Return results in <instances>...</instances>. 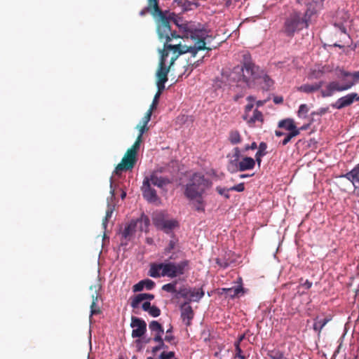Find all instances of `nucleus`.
<instances>
[{
  "label": "nucleus",
  "instance_id": "obj_42",
  "mask_svg": "<svg viewBox=\"0 0 359 359\" xmlns=\"http://www.w3.org/2000/svg\"><path fill=\"white\" fill-rule=\"evenodd\" d=\"M177 295L184 297L187 298L189 297V294L190 293V290L187 288L186 287L183 286L181 287L179 290H177Z\"/></svg>",
  "mask_w": 359,
  "mask_h": 359
},
{
  "label": "nucleus",
  "instance_id": "obj_44",
  "mask_svg": "<svg viewBox=\"0 0 359 359\" xmlns=\"http://www.w3.org/2000/svg\"><path fill=\"white\" fill-rule=\"evenodd\" d=\"M149 314L152 317H158L161 315V310L156 306L153 305L150 309L147 311Z\"/></svg>",
  "mask_w": 359,
  "mask_h": 359
},
{
  "label": "nucleus",
  "instance_id": "obj_38",
  "mask_svg": "<svg viewBox=\"0 0 359 359\" xmlns=\"http://www.w3.org/2000/svg\"><path fill=\"white\" fill-rule=\"evenodd\" d=\"M309 112V107L306 104H301L297 111V115L299 118H307V114Z\"/></svg>",
  "mask_w": 359,
  "mask_h": 359
},
{
  "label": "nucleus",
  "instance_id": "obj_11",
  "mask_svg": "<svg viewBox=\"0 0 359 359\" xmlns=\"http://www.w3.org/2000/svg\"><path fill=\"white\" fill-rule=\"evenodd\" d=\"M354 101H359V95L356 93H349L344 97L339 98L332 107L337 109H341L348 106H350Z\"/></svg>",
  "mask_w": 359,
  "mask_h": 359
},
{
  "label": "nucleus",
  "instance_id": "obj_51",
  "mask_svg": "<svg viewBox=\"0 0 359 359\" xmlns=\"http://www.w3.org/2000/svg\"><path fill=\"white\" fill-rule=\"evenodd\" d=\"M160 96H161V95L159 93H156V95H154V97L153 99L152 103L150 106V108L149 109H151L153 111L154 109L156 108L157 104L158 103V100H159Z\"/></svg>",
  "mask_w": 359,
  "mask_h": 359
},
{
  "label": "nucleus",
  "instance_id": "obj_20",
  "mask_svg": "<svg viewBox=\"0 0 359 359\" xmlns=\"http://www.w3.org/2000/svg\"><path fill=\"white\" fill-rule=\"evenodd\" d=\"M331 320V318L329 316H327L324 318H316L314 320V323L313 325V328L315 332L318 333V335L319 336L322 329L326 325V324Z\"/></svg>",
  "mask_w": 359,
  "mask_h": 359
},
{
  "label": "nucleus",
  "instance_id": "obj_16",
  "mask_svg": "<svg viewBox=\"0 0 359 359\" xmlns=\"http://www.w3.org/2000/svg\"><path fill=\"white\" fill-rule=\"evenodd\" d=\"M255 165V161L251 157H244L241 161L237 162L236 172H243L253 169Z\"/></svg>",
  "mask_w": 359,
  "mask_h": 359
},
{
  "label": "nucleus",
  "instance_id": "obj_13",
  "mask_svg": "<svg viewBox=\"0 0 359 359\" xmlns=\"http://www.w3.org/2000/svg\"><path fill=\"white\" fill-rule=\"evenodd\" d=\"M339 177H344L350 181L355 189H359V163L351 171L341 175Z\"/></svg>",
  "mask_w": 359,
  "mask_h": 359
},
{
  "label": "nucleus",
  "instance_id": "obj_58",
  "mask_svg": "<svg viewBox=\"0 0 359 359\" xmlns=\"http://www.w3.org/2000/svg\"><path fill=\"white\" fill-rule=\"evenodd\" d=\"M165 82H161L160 81H156V86H157V88H158L157 93H159L160 95H161V93L165 89Z\"/></svg>",
  "mask_w": 359,
  "mask_h": 359
},
{
  "label": "nucleus",
  "instance_id": "obj_35",
  "mask_svg": "<svg viewBox=\"0 0 359 359\" xmlns=\"http://www.w3.org/2000/svg\"><path fill=\"white\" fill-rule=\"evenodd\" d=\"M177 244V239L173 238L170 240L168 243V246L165 248L163 252V255L164 256H167L172 252V251L175 248Z\"/></svg>",
  "mask_w": 359,
  "mask_h": 359
},
{
  "label": "nucleus",
  "instance_id": "obj_9",
  "mask_svg": "<svg viewBox=\"0 0 359 359\" xmlns=\"http://www.w3.org/2000/svg\"><path fill=\"white\" fill-rule=\"evenodd\" d=\"M130 326L133 328L131 334L133 338L142 337L147 331L146 322L137 317L132 316Z\"/></svg>",
  "mask_w": 359,
  "mask_h": 359
},
{
  "label": "nucleus",
  "instance_id": "obj_25",
  "mask_svg": "<svg viewBox=\"0 0 359 359\" xmlns=\"http://www.w3.org/2000/svg\"><path fill=\"white\" fill-rule=\"evenodd\" d=\"M178 226V222L175 219H167L160 228L159 230L163 231L166 233H169L173 229Z\"/></svg>",
  "mask_w": 359,
  "mask_h": 359
},
{
  "label": "nucleus",
  "instance_id": "obj_40",
  "mask_svg": "<svg viewBox=\"0 0 359 359\" xmlns=\"http://www.w3.org/2000/svg\"><path fill=\"white\" fill-rule=\"evenodd\" d=\"M266 149H267V144L266 143L262 142L259 144L258 147V151L256 153V156H264L266 154Z\"/></svg>",
  "mask_w": 359,
  "mask_h": 359
},
{
  "label": "nucleus",
  "instance_id": "obj_41",
  "mask_svg": "<svg viewBox=\"0 0 359 359\" xmlns=\"http://www.w3.org/2000/svg\"><path fill=\"white\" fill-rule=\"evenodd\" d=\"M158 359H177L175 357V353L174 351H163L159 357Z\"/></svg>",
  "mask_w": 359,
  "mask_h": 359
},
{
  "label": "nucleus",
  "instance_id": "obj_60",
  "mask_svg": "<svg viewBox=\"0 0 359 359\" xmlns=\"http://www.w3.org/2000/svg\"><path fill=\"white\" fill-rule=\"evenodd\" d=\"M163 334V333H156L153 338V341L157 343L163 341V339L162 338Z\"/></svg>",
  "mask_w": 359,
  "mask_h": 359
},
{
  "label": "nucleus",
  "instance_id": "obj_18",
  "mask_svg": "<svg viewBox=\"0 0 359 359\" xmlns=\"http://www.w3.org/2000/svg\"><path fill=\"white\" fill-rule=\"evenodd\" d=\"M154 298V295L148 293H141L135 295L131 299L130 306L133 309L138 308L140 304L146 299L152 300Z\"/></svg>",
  "mask_w": 359,
  "mask_h": 359
},
{
  "label": "nucleus",
  "instance_id": "obj_32",
  "mask_svg": "<svg viewBox=\"0 0 359 359\" xmlns=\"http://www.w3.org/2000/svg\"><path fill=\"white\" fill-rule=\"evenodd\" d=\"M91 297L93 299L92 304L90 305V316L93 315H97L101 313L100 309L97 306L96 302L98 299V294H92Z\"/></svg>",
  "mask_w": 359,
  "mask_h": 359
},
{
  "label": "nucleus",
  "instance_id": "obj_6",
  "mask_svg": "<svg viewBox=\"0 0 359 359\" xmlns=\"http://www.w3.org/2000/svg\"><path fill=\"white\" fill-rule=\"evenodd\" d=\"M158 4L159 0H147V6L140 11V15L149 13L157 22H169L171 20H173V22H177V20L174 18L176 15L174 13L162 11Z\"/></svg>",
  "mask_w": 359,
  "mask_h": 359
},
{
  "label": "nucleus",
  "instance_id": "obj_53",
  "mask_svg": "<svg viewBox=\"0 0 359 359\" xmlns=\"http://www.w3.org/2000/svg\"><path fill=\"white\" fill-rule=\"evenodd\" d=\"M245 189V185L243 182H241L237 185L233 186L229 188V190L231 191H235L238 192H242Z\"/></svg>",
  "mask_w": 359,
  "mask_h": 359
},
{
  "label": "nucleus",
  "instance_id": "obj_4",
  "mask_svg": "<svg viewBox=\"0 0 359 359\" xmlns=\"http://www.w3.org/2000/svg\"><path fill=\"white\" fill-rule=\"evenodd\" d=\"M190 261L184 259L178 263L164 262L163 263H152L148 275L152 278L168 277L174 278L184 275L189 270Z\"/></svg>",
  "mask_w": 359,
  "mask_h": 359
},
{
  "label": "nucleus",
  "instance_id": "obj_28",
  "mask_svg": "<svg viewBox=\"0 0 359 359\" xmlns=\"http://www.w3.org/2000/svg\"><path fill=\"white\" fill-rule=\"evenodd\" d=\"M137 224H140V229L141 231H147L148 227L150 224V220L149 217L144 215H142L140 219H136Z\"/></svg>",
  "mask_w": 359,
  "mask_h": 359
},
{
  "label": "nucleus",
  "instance_id": "obj_48",
  "mask_svg": "<svg viewBox=\"0 0 359 359\" xmlns=\"http://www.w3.org/2000/svg\"><path fill=\"white\" fill-rule=\"evenodd\" d=\"M137 128L139 130V135L137 137H140V139L142 140L143 134L149 130L147 125L142 123V125H137Z\"/></svg>",
  "mask_w": 359,
  "mask_h": 359
},
{
  "label": "nucleus",
  "instance_id": "obj_24",
  "mask_svg": "<svg viewBox=\"0 0 359 359\" xmlns=\"http://www.w3.org/2000/svg\"><path fill=\"white\" fill-rule=\"evenodd\" d=\"M228 140L233 145L240 144L242 142V137L237 130H231L229 133Z\"/></svg>",
  "mask_w": 359,
  "mask_h": 359
},
{
  "label": "nucleus",
  "instance_id": "obj_59",
  "mask_svg": "<svg viewBox=\"0 0 359 359\" xmlns=\"http://www.w3.org/2000/svg\"><path fill=\"white\" fill-rule=\"evenodd\" d=\"M216 263L221 267L225 269L229 266V263L226 261L222 260L219 258L216 259Z\"/></svg>",
  "mask_w": 359,
  "mask_h": 359
},
{
  "label": "nucleus",
  "instance_id": "obj_33",
  "mask_svg": "<svg viewBox=\"0 0 359 359\" xmlns=\"http://www.w3.org/2000/svg\"><path fill=\"white\" fill-rule=\"evenodd\" d=\"M149 327L151 332L156 333H164V330L161 324L156 320H152L149 325Z\"/></svg>",
  "mask_w": 359,
  "mask_h": 359
},
{
  "label": "nucleus",
  "instance_id": "obj_29",
  "mask_svg": "<svg viewBox=\"0 0 359 359\" xmlns=\"http://www.w3.org/2000/svg\"><path fill=\"white\" fill-rule=\"evenodd\" d=\"M204 296V292L202 289H196L191 290L190 293L189 294V297H190L189 301H194L198 302Z\"/></svg>",
  "mask_w": 359,
  "mask_h": 359
},
{
  "label": "nucleus",
  "instance_id": "obj_1",
  "mask_svg": "<svg viewBox=\"0 0 359 359\" xmlns=\"http://www.w3.org/2000/svg\"><path fill=\"white\" fill-rule=\"evenodd\" d=\"M181 34H177L176 31H171L170 24H158L157 29L161 38L165 37L167 43L172 39L182 38L190 39L193 44L182 45L181 43L174 45H168L167 47L172 50L173 55L170 58L172 65L177 58L182 54L190 53L192 57H196L199 50H211L217 48L219 43L212 44V37L209 36L205 29H191L187 27L188 24H175Z\"/></svg>",
  "mask_w": 359,
  "mask_h": 359
},
{
  "label": "nucleus",
  "instance_id": "obj_45",
  "mask_svg": "<svg viewBox=\"0 0 359 359\" xmlns=\"http://www.w3.org/2000/svg\"><path fill=\"white\" fill-rule=\"evenodd\" d=\"M216 191H217V193L221 195V196H224L226 198H230V196L229 194V191H230L231 190H229V189H226V188H222L221 187H216Z\"/></svg>",
  "mask_w": 359,
  "mask_h": 359
},
{
  "label": "nucleus",
  "instance_id": "obj_3",
  "mask_svg": "<svg viewBox=\"0 0 359 359\" xmlns=\"http://www.w3.org/2000/svg\"><path fill=\"white\" fill-rule=\"evenodd\" d=\"M212 184L210 180L199 172L194 173L187 183L184 196L189 200L194 202V207L197 211H204L205 203L203 194L207 189L212 187Z\"/></svg>",
  "mask_w": 359,
  "mask_h": 359
},
{
  "label": "nucleus",
  "instance_id": "obj_46",
  "mask_svg": "<svg viewBox=\"0 0 359 359\" xmlns=\"http://www.w3.org/2000/svg\"><path fill=\"white\" fill-rule=\"evenodd\" d=\"M101 289H102V285L99 283V281H97L94 285H90V290L93 291V294H98V297L100 296V292Z\"/></svg>",
  "mask_w": 359,
  "mask_h": 359
},
{
  "label": "nucleus",
  "instance_id": "obj_21",
  "mask_svg": "<svg viewBox=\"0 0 359 359\" xmlns=\"http://www.w3.org/2000/svg\"><path fill=\"white\" fill-rule=\"evenodd\" d=\"M222 290L226 294V297L231 299L237 297L244 293V289L241 285L236 287L223 288Z\"/></svg>",
  "mask_w": 359,
  "mask_h": 359
},
{
  "label": "nucleus",
  "instance_id": "obj_56",
  "mask_svg": "<svg viewBox=\"0 0 359 359\" xmlns=\"http://www.w3.org/2000/svg\"><path fill=\"white\" fill-rule=\"evenodd\" d=\"M172 327H171L166 331V335L165 337L164 340L168 342H172V341L174 340L175 339L174 336L172 334Z\"/></svg>",
  "mask_w": 359,
  "mask_h": 359
},
{
  "label": "nucleus",
  "instance_id": "obj_43",
  "mask_svg": "<svg viewBox=\"0 0 359 359\" xmlns=\"http://www.w3.org/2000/svg\"><path fill=\"white\" fill-rule=\"evenodd\" d=\"M235 346V355L234 358L246 359V357L243 354L241 346L237 344H234Z\"/></svg>",
  "mask_w": 359,
  "mask_h": 359
},
{
  "label": "nucleus",
  "instance_id": "obj_8",
  "mask_svg": "<svg viewBox=\"0 0 359 359\" xmlns=\"http://www.w3.org/2000/svg\"><path fill=\"white\" fill-rule=\"evenodd\" d=\"M137 161V156L133 152L126 151L121 161L118 163L114 170L116 175H119L122 171L132 170L135 165Z\"/></svg>",
  "mask_w": 359,
  "mask_h": 359
},
{
  "label": "nucleus",
  "instance_id": "obj_57",
  "mask_svg": "<svg viewBox=\"0 0 359 359\" xmlns=\"http://www.w3.org/2000/svg\"><path fill=\"white\" fill-rule=\"evenodd\" d=\"M285 137L282 142H280L279 144H282V145H286L292 139V132H290L288 134L284 135Z\"/></svg>",
  "mask_w": 359,
  "mask_h": 359
},
{
  "label": "nucleus",
  "instance_id": "obj_47",
  "mask_svg": "<svg viewBox=\"0 0 359 359\" xmlns=\"http://www.w3.org/2000/svg\"><path fill=\"white\" fill-rule=\"evenodd\" d=\"M168 348V346L165 344L164 341H162V342L158 343L157 346H154L151 349V352H152V353L155 354L158 351H160L161 349H167Z\"/></svg>",
  "mask_w": 359,
  "mask_h": 359
},
{
  "label": "nucleus",
  "instance_id": "obj_61",
  "mask_svg": "<svg viewBox=\"0 0 359 359\" xmlns=\"http://www.w3.org/2000/svg\"><path fill=\"white\" fill-rule=\"evenodd\" d=\"M170 254L166 256L167 258L165 259V262H172L177 258L175 252H171Z\"/></svg>",
  "mask_w": 359,
  "mask_h": 359
},
{
  "label": "nucleus",
  "instance_id": "obj_31",
  "mask_svg": "<svg viewBox=\"0 0 359 359\" xmlns=\"http://www.w3.org/2000/svg\"><path fill=\"white\" fill-rule=\"evenodd\" d=\"M166 220L164 215L161 212L155 214L153 217V223L158 229H160Z\"/></svg>",
  "mask_w": 359,
  "mask_h": 359
},
{
  "label": "nucleus",
  "instance_id": "obj_26",
  "mask_svg": "<svg viewBox=\"0 0 359 359\" xmlns=\"http://www.w3.org/2000/svg\"><path fill=\"white\" fill-rule=\"evenodd\" d=\"M330 72L328 67H322L318 69H313L309 75L311 79H320L321 78L326 72Z\"/></svg>",
  "mask_w": 359,
  "mask_h": 359
},
{
  "label": "nucleus",
  "instance_id": "obj_12",
  "mask_svg": "<svg viewBox=\"0 0 359 359\" xmlns=\"http://www.w3.org/2000/svg\"><path fill=\"white\" fill-rule=\"evenodd\" d=\"M144 198L149 202H155L158 200V196L154 189L151 188V186L149 184L147 180H144L142 187Z\"/></svg>",
  "mask_w": 359,
  "mask_h": 359
},
{
  "label": "nucleus",
  "instance_id": "obj_39",
  "mask_svg": "<svg viewBox=\"0 0 359 359\" xmlns=\"http://www.w3.org/2000/svg\"><path fill=\"white\" fill-rule=\"evenodd\" d=\"M113 208L111 206H108L107 210L106 211V215L104 218L102 220V226L104 229H106L107 223L109 219L111 217L113 213Z\"/></svg>",
  "mask_w": 359,
  "mask_h": 359
},
{
  "label": "nucleus",
  "instance_id": "obj_27",
  "mask_svg": "<svg viewBox=\"0 0 359 359\" xmlns=\"http://www.w3.org/2000/svg\"><path fill=\"white\" fill-rule=\"evenodd\" d=\"M312 285V283L308 280L300 279L299 285L297 287V292L302 294L306 292Z\"/></svg>",
  "mask_w": 359,
  "mask_h": 359
},
{
  "label": "nucleus",
  "instance_id": "obj_17",
  "mask_svg": "<svg viewBox=\"0 0 359 359\" xmlns=\"http://www.w3.org/2000/svg\"><path fill=\"white\" fill-rule=\"evenodd\" d=\"M144 180H147L149 181V184L151 186L154 185L160 188H162L163 186L170 183L168 179L163 177H158L154 173H152L149 176L145 177Z\"/></svg>",
  "mask_w": 359,
  "mask_h": 359
},
{
  "label": "nucleus",
  "instance_id": "obj_54",
  "mask_svg": "<svg viewBox=\"0 0 359 359\" xmlns=\"http://www.w3.org/2000/svg\"><path fill=\"white\" fill-rule=\"evenodd\" d=\"M151 114H152V110L149 109L146 112L144 116L142 118V123L147 125L151 119Z\"/></svg>",
  "mask_w": 359,
  "mask_h": 359
},
{
  "label": "nucleus",
  "instance_id": "obj_62",
  "mask_svg": "<svg viewBox=\"0 0 359 359\" xmlns=\"http://www.w3.org/2000/svg\"><path fill=\"white\" fill-rule=\"evenodd\" d=\"M273 100L276 104H282L283 102V97L282 96L276 95L273 96Z\"/></svg>",
  "mask_w": 359,
  "mask_h": 359
},
{
  "label": "nucleus",
  "instance_id": "obj_37",
  "mask_svg": "<svg viewBox=\"0 0 359 359\" xmlns=\"http://www.w3.org/2000/svg\"><path fill=\"white\" fill-rule=\"evenodd\" d=\"M142 142V140L140 139V137H137L135 142H134V144L127 151L133 152V154L137 156V153L140 149V144Z\"/></svg>",
  "mask_w": 359,
  "mask_h": 359
},
{
  "label": "nucleus",
  "instance_id": "obj_7",
  "mask_svg": "<svg viewBox=\"0 0 359 359\" xmlns=\"http://www.w3.org/2000/svg\"><path fill=\"white\" fill-rule=\"evenodd\" d=\"M167 43L164 45V49L161 50V59L158 65V68L156 73L157 81H160L161 82H166L168 81V74L170 71V67L174 64V62L167 67L166 66V60L169 55V52L172 51V49L168 48Z\"/></svg>",
  "mask_w": 359,
  "mask_h": 359
},
{
  "label": "nucleus",
  "instance_id": "obj_30",
  "mask_svg": "<svg viewBox=\"0 0 359 359\" xmlns=\"http://www.w3.org/2000/svg\"><path fill=\"white\" fill-rule=\"evenodd\" d=\"M166 220L164 215L161 212L155 214L153 217V223L158 229H160Z\"/></svg>",
  "mask_w": 359,
  "mask_h": 359
},
{
  "label": "nucleus",
  "instance_id": "obj_36",
  "mask_svg": "<svg viewBox=\"0 0 359 359\" xmlns=\"http://www.w3.org/2000/svg\"><path fill=\"white\" fill-rule=\"evenodd\" d=\"M177 284V280H174L171 283L165 284L162 286V290L167 292L175 293L177 292L176 285Z\"/></svg>",
  "mask_w": 359,
  "mask_h": 359
},
{
  "label": "nucleus",
  "instance_id": "obj_15",
  "mask_svg": "<svg viewBox=\"0 0 359 359\" xmlns=\"http://www.w3.org/2000/svg\"><path fill=\"white\" fill-rule=\"evenodd\" d=\"M194 316L192 307L189 302H185L181 306V318L187 326L191 325V321Z\"/></svg>",
  "mask_w": 359,
  "mask_h": 359
},
{
  "label": "nucleus",
  "instance_id": "obj_19",
  "mask_svg": "<svg viewBox=\"0 0 359 359\" xmlns=\"http://www.w3.org/2000/svg\"><path fill=\"white\" fill-rule=\"evenodd\" d=\"M323 81H320L313 84L306 83L299 87H297V89L301 92L311 93L318 91L323 86Z\"/></svg>",
  "mask_w": 359,
  "mask_h": 359
},
{
  "label": "nucleus",
  "instance_id": "obj_50",
  "mask_svg": "<svg viewBox=\"0 0 359 359\" xmlns=\"http://www.w3.org/2000/svg\"><path fill=\"white\" fill-rule=\"evenodd\" d=\"M252 108H253L252 103H249L245 106V114L243 116V118L244 120H248V118L249 117V113L252 111Z\"/></svg>",
  "mask_w": 359,
  "mask_h": 359
},
{
  "label": "nucleus",
  "instance_id": "obj_14",
  "mask_svg": "<svg viewBox=\"0 0 359 359\" xmlns=\"http://www.w3.org/2000/svg\"><path fill=\"white\" fill-rule=\"evenodd\" d=\"M290 132H292V118H285L278 122L275 135L277 137H282Z\"/></svg>",
  "mask_w": 359,
  "mask_h": 359
},
{
  "label": "nucleus",
  "instance_id": "obj_5",
  "mask_svg": "<svg viewBox=\"0 0 359 359\" xmlns=\"http://www.w3.org/2000/svg\"><path fill=\"white\" fill-rule=\"evenodd\" d=\"M337 72H338L337 77L341 79V83H340L339 81L329 83L326 89L321 90L323 97L332 96L335 91L347 90L359 82V71L351 73L344 69H337Z\"/></svg>",
  "mask_w": 359,
  "mask_h": 359
},
{
  "label": "nucleus",
  "instance_id": "obj_34",
  "mask_svg": "<svg viewBox=\"0 0 359 359\" xmlns=\"http://www.w3.org/2000/svg\"><path fill=\"white\" fill-rule=\"evenodd\" d=\"M249 123H255L256 121H263V115L262 113L255 109L253 112L252 116L248 118V120H246Z\"/></svg>",
  "mask_w": 359,
  "mask_h": 359
},
{
  "label": "nucleus",
  "instance_id": "obj_52",
  "mask_svg": "<svg viewBox=\"0 0 359 359\" xmlns=\"http://www.w3.org/2000/svg\"><path fill=\"white\" fill-rule=\"evenodd\" d=\"M269 356L271 359H287L282 353L278 351H271Z\"/></svg>",
  "mask_w": 359,
  "mask_h": 359
},
{
  "label": "nucleus",
  "instance_id": "obj_64",
  "mask_svg": "<svg viewBox=\"0 0 359 359\" xmlns=\"http://www.w3.org/2000/svg\"><path fill=\"white\" fill-rule=\"evenodd\" d=\"M152 306L149 302H145L142 304V308L144 311H148Z\"/></svg>",
  "mask_w": 359,
  "mask_h": 359
},
{
  "label": "nucleus",
  "instance_id": "obj_23",
  "mask_svg": "<svg viewBox=\"0 0 359 359\" xmlns=\"http://www.w3.org/2000/svg\"><path fill=\"white\" fill-rule=\"evenodd\" d=\"M241 156V150L238 147H235L233 149V160H231L228 165V170L231 172H236V165L237 162L239 161V158Z\"/></svg>",
  "mask_w": 359,
  "mask_h": 359
},
{
  "label": "nucleus",
  "instance_id": "obj_63",
  "mask_svg": "<svg viewBox=\"0 0 359 359\" xmlns=\"http://www.w3.org/2000/svg\"><path fill=\"white\" fill-rule=\"evenodd\" d=\"M257 148V143L254 142L250 145H249V144L246 145L245 147V148H244V151H248L250 149L254 150V149H255Z\"/></svg>",
  "mask_w": 359,
  "mask_h": 359
},
{
  "label": "nucleus",
  "instance_id": "obj_22",
  "mask_svg": "<svg viewBox=\"0 0 359 359\" xmlns=\"http://www.w3.org/2000/svg\"><path fill=\"white\" fill-rule=\"evenodd\" d=\"M174 3L180 6L182 11H191L198 6L197 2H191L188 0H174Z\"/></svg>",
  "mask_w": 359,
  "mask_h": 359
},
{
  "label": "nucleus",
  "instance_id": "obj_55",
  "mask_svg": "<svg viewBox=\"0 0 359 359\" xmlns=\"http://www.w3.org/2000/svg\"><path fill=\"white\" fill-rule=\"evenodd\" d=\"M144 289L143 280L140 281L133 286V291L134 292H140Z\"/></svg>",
  "mask_w": 359,
  "mask_h": 359
},
{
  "label": "nucleus",
  "instance_id": "obj_49",
  "mask_svg": "<svg viewBox=\"0 0 359 359\" xmlns=\"http://www.w3.org/2000/svg\"><path fill=\"white\" fill-rule=\"evenodd\" d=\"M144 283V288H146L147 290H152L155 286V283L150 279H145L142 280Z\"/></svg>",
  "mask_w": 359,
  "mask_h": 359
},
{
  "label": "nucleus",
  "instance_id": "obj_10",
  "mask_svg": "<svg viewBox=\"0 0 359 359\" xmlns=\"http://www.w3.org/2000/svg\"><path fill=\"white\" fill-rule=\"evenodd\" d=\"M137 222L131 220L125 226L124 229L121 232V245H128V241H131L136 231Z\"/></svg>",
  "mask_w": 359,
  "mask_h": 359
},
{
  "label": "nucleus",
  "instance_id": "obj_2",
  "mask_svg": "<svg viewBox=\"0 0 359 359\" xmlns=\"http://www.w3.org/2000/svg\"><path fill=\"white\" fill-rule=\"evenodd\" d=\"M228 81L231 86L242 90L257 85L264 90H269L274 83L264 70L250 61H245L241 67H235L229 74Z\"/></svg>",
  "mask_w": 359,
  "mask_h": 359
}]
</instances>
